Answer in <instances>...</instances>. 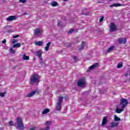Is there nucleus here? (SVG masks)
I'll return each mask as SVG.
<instances>
[{
	"mask_svg": "<svg viewBox=\"0 0 130 130\" xmlns=\"http://www.w3.org/2000/svg\"><path fill=\"white\" fill-rule=\"evenodd\" d=\"M17 128L19 130L24 129V124H23V120L22 118L18 117L17 118Z\"/></svg>",
	"mask_w": 130,
	"mask_h": 130,
	"instance_id": "obj_1",
	"label": "nucleus"
},
{
	"mask_svg": "<svg viewBox=\"0 0 130 130\" xmlns=\"http://www.w3.org/2000/svg\"><path fill=\"white\" fill-rule=\"evenodd\" d=\"M63 101V97L59 96L58 101L57 102L56 110L58 111H60L61 110V103H62V101Z\"/></svg>",
	"mask_w": 130,
	"mask_h": 130,
	"instance_id": "obj_2",
	"label": "nucleus"
},
{
	"mask_svg": "<svg viewBox=\"0 0 130 130\" xmlns=\"http://www.w3.org/2000/svg\"><path fill=\"white\" fill-rule=\"evenodd\" d=\"M39 77L37 74H34L30 78V83L32 84H35V83H39Z\"/></svg>",
	"mask_w": 130,
	"mask_h": 130,
	"instance_id": "obj_3",
	"label": "nucleus"
},
{
	"mask_svg": "<svg viewBox=\"0 0 130 130\" xmlns=\"http://www.w3.org/2000/svg\"><path fill=\"white\" fill-rule=\"evenodd\" d=\"M77 85L79 87L85 88L86 87V79H85V78L79 79L77 83Z\"/></svg>",
	"mask_w": 130,
	"mask_h": 130,
	"instance_id": "obj_4",
	"label": "nucleus"
},
{
	"mask_svg": "<svg viewBox=\"0 0 130 130\" xmlns=\"http://www.w3.org/2000/svg\"><path fill=\"white\" fill-rule=\"evenodd\" d=\"M128 104V101L127 99L122 98L121 99V105H122V108H124Z\"/></svg>",
	"mask_w": 130,
	"mask_h": 130,
	"instance_id": "obj_5",
	"label": "nucleus"
},
{
	"mask_svg": "<svg viewBox=\"0 0 130 130\" xmlns=\"http://www.w3.org/2000/svg\"><path fill=\"white\" fill-rule=\"evenodd\" d=\"M117 29V27L114 23H111L110 25V32H114Z\"/></svg>",
	"mask_w": 130,
	"mask_h": 130,
	"instance_id": "obj_6",
	"label": "nucleus"
},
{
	"mask_svg": "<svg viewBox=\"0 0 130 130\" xmlns=\"http://www.w3.org/2000/svg\"><path fill=\"white\" fill-rule=\"evenodd\" d=\"M98 66H99L98 63H95V64L92 65V66H91L89 68L88 70H87L86 71V72H87V73H90V72H91V71H92V70L95 69V68H97V67H98Z\"/></svg>",
	"mask_w": 130,
	"mask_h": 130,
	"instance_id": "obj_7",
	"label": "nucleus"
},
{
	"mask_svg": "<svg viewBox=\"0 0 130 130\" xmlns=\"http://www.w3.org/2000/svg\"><path fill=\"white\" fill-rule=\"evenodd\" d=\"M41 32H42V30H41V29L39 28H36L34 30L35 36H36V37H38V36H39V35L41 34Z\"/></svg>",
	"mask_w": 130,
	"mask_h": 130,
	"instance_id": "obj_8",
	"label": "nucleus"
},
{
	"mask_svg": "<svg viewBox=\"0 0 130 130\" xmlns=\"http://www.w3.org/2000/svg\"><path fill=\"white\" fill-rule=\"evenodd\" d=\"M36 53L39 58H40V60H42V53H43V52H42V50H39L38 51H36Z\"/></svg>",
	"mask_w": 130,
	"mask_h": 130,
	"instance_id": "obj_9",
	"label": "nucleus"
},
{
	"mask_svg": "<svg viewBox=\"0 0 130 130\" xmlns=\"http://www.w3.org/2000/svg\"><path fill=\"white\" fill-rule=\"evenodd\" d=\"M118 42L119 44H125L126 43V39L125 38H121L119 39Z\"/></svg>",
	"mask_w": 130,
	"mask_h": 130,
	"instance_id": "obj_10",
	"label": "nucleus"
},
{
	"mask_svg": "<svg viewBox=\"0 0 130 130\" xmlns=\"http://www.w3.org/2000/svg\"><path fill=\"white\" fill-rule=\"evenodd\" d=\"M36 93H38V91L37 90H34L30 92L29 93H28L26 95V97H32V96H34Z\"/></svg>",
	"mask_w": 130,
	"mask_h": 130,
	"instance_id": "obj_11",
	"label": "nucleus"
},
{
	"mask_svg": "<svg viewBox=\"0 0 130 130\" xmlns=\"http://www.w3.org/2000/svg\"><path fill=\"white\" fill-rule=\"evenodd\" d=\"M17 19V16H10L7 18V21H14V20H16Z\"/></svg>",
	"mask_w": 130,
	"mask_h": 130,
	"instance_id": "obj_12",
	"label": "nucleus"
},
{
	"mask_svg": "<svg viewBox=\"0 0 130 130\" xmlns=\"http://www.w3.org/2000/svg\"><path fill=\"white\" fill-rule=\"evenodd\" d=\"M52 122L51 121H47L45 122V125H46V129L49 130L50 128V125H51Z\"/></svg>",
	"mask_w": 130,
	"mask_h": 130,
	"instance_id": "obj_13",
	"label": "nucleus"
},
{
	"mask_svg": "<svg viewBox=\"0 0 130 130\" xmlns=\"http://www.w3.org/2000/svg\"><path fill=\"white\" fill-rule=\"evenodd\" d=\"M124 109V108L121 107V109H119L118 107H116V112L117 113H121L122 111H123V110Z\"/></svg>",
	"mask_w": 130,
	"mask_h": 130,
	"instance_id": "obj_14",
	"label": "nucleus"
},
{
	"mask_svg": "<svg viewBox=\"0 0 130 130\" xmlns=\"http://www.w3.org/2000/svg\"><path fill=\"white\" fill-rule=\"evenodd\" d=\"M113 49H114V46H111L110 48H109L108 49V50L107 51H106L105 52L106 54L108 53L109 52H111V51H112V50H113Z\"/></svg>",
	"mask_w": 130,
	"mask_h": 130,
	"instance_id": "obj_15",
	"label": "nucleus"
},
{
	"mask_svg": "<svg viewBox=\"0 0 130 130\" xmlns=\"http://www.w3.org/2000/svg\"><path fill=\"white\" fill-rule=\"evenodd\" d=\"M22 59L23 60H29L30 59V57L27 56L26 54H24L22 55Z\"/></svg>",
	"mask_w": 130,
	"mask_h": 130,
	"instance_id": "obj_16",
	"label": "nucleus"
},
{
	"mask_svg": "<svg viewBox=\"0 0 130 130\" xmlns=\"http://www.w3.org/2000/svg\"><path fill=\"white\" fill-rule=\"evenodd\" d=\"M122 6H123V5H121V4H118V3H115L114 4L110 5V7L111 8H113V7H121Z\"/></svg>",
	"mask_w": 130,
	"mask_h": 130,
	"instance_id": "obj_17",
	"label": "nucleus"
},
{
	"mask_svg": "<svg viewBox=\"0 0 130 130\" xmlns=\"http://www.w3.org/2000/svg\"><path fill=\"white\" fill-rule=\"evenodd\" d=\"M50 44H51V42H49L47 44L46 46L45 47V51H48L49 50V47L50 46Z\"/></svg>",
	"mask_w": 130,
	"mask_h": 130,
	"instance_id": "obj_18",
	"label": "nucleus"
},
{
	"mask_svg": "<svg viewBox=\"0 0 130 130\" xmlns=\"http://www.w3.org/2000/svg\"><path fill=\"white\" fill-rule=\"evenodd\" d=\"M85 46H86V45L85 44V42H82L81 46L79 48V50H80V51L81 50H83V49H84V47H85Z\"/></svg>",
	"mask_w": 130,
	"mask_h": 130,
	"instance_id": "obj_19",
	"label": "nucleus"
},
{
	"mask_svg": "<svg viewBox=\"0 0 130 130\" xmlns=\"http://www.w3.org/2000/svg\"><path fill=\"white\" fill-rule=\"evenodd\" d=\"M119 124V123L117 122H113L111 123V127H115V126H117Z\"/></svg>",
	"mask_w": 130,
	"mask_h": 130,
	"instance_id": "obj_20",
	"label": "nucleus"
},
{
	"mask_svg": "<svg viewBox=\"0 0 130 130\" xmlns=\"http://www.w3.org/2000/svg\"><path fill=\"white\" fill-rule=\"evenodd\" d=\"M35 44L36 45H38V46H42V45H43V42L41 41H40L35 42Z\"/></svg>",
	"mask_w": 130,
	"mask_h": 130,
	"instance_id": "obj_21",
	"label": "nucleus"
},
{
	"mask_svg": "<svg viewBox=\"0 0 130 130\" xmlns=\"http://www.w3.org/2000/svg\"><path fill=\"white\" fill-rule=\"evenodd\" d=\"M106 123H107V119L105 117L103 119L102 124V125H105Z\"/></svg>",
	"mask_w": 130,
	"mask_h": 130,
	"instance_id": "obj_22",
	"label": "nucleus"
},
{
	"mask_svg": "<svg viewBox=\"0 0 130 130\" xmlns=\"http://www.w3.org/2000/svg\"><path fill=\"white\" fill-rule=\"evenodd\" d=\"M50 110H49V109H45L44 111H42V114H47V113H48V112H49Z\"/></svg>",
	"mask_w": 130,
	"mask_h": 130,
	"instance_id": "obj_23",
	"label": "nucleus"
},
{
	"mask_svg": "<svg viewBox=\"0 0 130 130\" xmlns=\"http://www.w3.org/2000/svg\"><path fill=\"white\" fill-rule=\"evenodd\" d=\"M51 6H52V7H57V6H58V3L56 2H54L51 4Z\"/></svg>",
	"mask_w": 130,
	"mask_h": 130,
	"instance_id": "obj_24",
	"label": "nucleus"
},
{
	"mask_svg": "<svg viewBox=\"0 0 130 130\" xmlns=\"http://www.w3.org/2000/svg\"><path fill=\"white\" fill-rule=\"evenodd\" d=\"M13 48L21 47V44L20 43L16 44L13 45Z\"/></svg>",
	"mask_w": 130,
	"mask_h": 130,
	"instance_id": "obj_25",
	"label": "nucleus"
},
{
	"mask_svg": "<svg viewBox=\"0 0 130 130\" xmlns=\"http://www.w3.org/2000/svg\"><path fill=\"white\" fill-rule=\"evenodd\" d=\"M114 120L115 121H120V118H118V117L116 116V115L114 116Z\"/></svg>",
	"mask_w": 130,
	"mask_h": 130,
	"instance_id": "obj_26",
	"label": "nucleus"
},
{
	"mask_svg": "<svg viewBox=\"0 0 130 130\" xmlns=\"http://www.w3.org/2000/svg\"><path fill=\"white\" fill-rule=\"evenodd\" d=\"M58 27H63V24H62V22L58 21L57 23Z\"/></svg>",
	"mask_w": 130,
	"mask_h": 130,
	"instance_id": "obj_27",
	"label": "nucleus"
},
{
	"mask_svg": "<svg viewBox=\"0 0 130 130\" xmlns=\"http://www.w3.org/2000/svg\"><path fill=\"white\" fill-rule=\"evenodd\" d=\"M7 94V91L4 92H0L1 97H5V95Z\"/></svg>",
	"mask_w": 130,
	"mask_h": 130,
	"instance_id": "obj_28",
	"label": "nucleus"
},
{
	"mask_svg": "<svg viewBox=\"0 0 130 130\" xmlns=\"http://www.w3.org/2000/svg\"><path fill=\"white\" fill-rule=\"evenodd\" d=\"M122 67H123V64H122V63H119L117 65L118 69H120V68H122Z\"/></svg>",
	"mask_w": 130,
	"mask_h": 130,
	"instance_id": "obj_29",
	"label": "nucleus"
},
{
	"mask_svg": "<svg viewBox=\"0 0 130 130\" xmlns=\"http://www.w3.org/2000/svg\"><path fill=\"white\" fill-rule=\"evenodd\" d=\"M10 51L11 53H15V50H13V48H10Z\"/></svg>",
	"mask_w": 130,
	"mask_h": 130,
	"instance_id": "obj_30",
	"label": "nucleus"
},
{
	"mask_svg": "<svg viewBox=\"0 0 130 130\" xmlns=\"http://www.w3.org/2000/svg\"><path fill=\"white\" fill-rule=\"evenodd\" d=\"M27 0H19V3H21L22 4H25Z\"/></svg>",
	"mask_w": 130,
	"mask_h": 130,
	"instance_id": "obj_31",
	"label": "nucleus"
},
{
	"mask_svg": "<svg viewBox=\"0 0 130 130\" xmlns=\"http://www.w3.org/2000/svg\"><path fill=\"white\" fill-rule=\"evenodd\" d=\"M104 19V17L102 16L101 18L100 19V22L101 23L102 22H103V20Z\"/></svg>",
	"mask_w": 130,
	"mask_h": 130,
	"instance_id": "obj_32",
	"label": "nucleus"
},
{
	"mask_svg": "<svg viewBox=\"0 0 130 130\" xmlns=\"http://www.w3.org/2000/svg\"><path fill=\"white\" fill-rule=\"evenodd\" d=\"M12 43L13 44H15V43H17V40L13 39L12 40Z\"/></svg>",
	"mask_w": 130,
	"mask_h": 130,
	"instance_id": "obj_33",
	"label": "nucleus"
},
{
	"mask_svg": "<svg viewBox=\"0 0 130 130\" xmlns=\"http://www.w3.org/2000/svg\"><path fill=\"white\" fill-rule=\"evenodd\" d=\"M73 59H74L75 61H77V60H78V57H77V56H74L73 57Z\"/></svg>",
	"mask_w": 130,
	"mask_h": 130,
	"instance_id": "obj_34",
	"label": "nucleus"
},
{
	"mask_svg": "<svg viewBox=\"0 0 130 130\" xmlns=\"http://www.w3.org/2000/svg\"><path fill=\"white\" fill-rule=\"evenodd\" d=\"M9 125L10 126H13V121H10L9 122Z\"/></svg>",
	"mask_w": 130,
	"mask_h": 130,
	"instance_id": "obj_35",
	"label": "nucleus"
},
{
	"mask_svg": "<svg viewBox=\"0 0 130 130\" xmlns=\"http://www.w3.org/2000/svg\"><path fill=\"white\" fill-rule=\"evenodd\" d=\"M74 32V29H70L69 31H68V34H72V33Z\"/></svg>",
	"mask_w": 130,
	"mask_h": 130,
	"instance_id": "obj_36",
	"label": "nucleus"
},
{
	"mask_svg": "<svg viewBox=\"0 0 130 130\" xmlns=\"http://www.w3.org/2000/svg\"><path fill=\"white\" fill-rule=\"evenodd\" d=\"M13 38H18L19 37V35H16L13 36Z\"/></svg>",
	"mask_w": 130,
	"mask_h": 130,
	"instance_id": "obj_37",
	"label": "nucleus"
},
{
	"mask_svg": "<svg viewBox=\"0 0 130 130\" xmlns=\"http://www.w3.org/2000/svg\"><path fill=\"white\" fill-rule=\"evenodd\" d=\"M6 42H7V40L6 39L4 40L3 41H2V43L5 44V43H6Z\"/></svg>",
	"mask_w": 130,
	"mask_h": 130,
	"instance_id": "obj_38",
	"label": "nucleus"
},
{
	"mask_svg": "<svg viewBox=\"0 0 130 130\" xmlns=\"http://www.w3.org/2000/svg\"><path fill=\"white\" fill-rule=\"evenodd\" d=\"M40 130H47L46 127V128H42L40 129Z\"/></svg>",
	"mask_w": 130,
	"mask_h": 130,
	"instance_id": "obj_39",
	"label": "nucleus"
},
{
	"mask_svg": "<svg viewBox=\"0 0 130 130\" xmlns=\"http://www.w3.org/2000/svg\"><path fill=\"white\" fill-rule=\"evenodd\" d=\"M82 15H87V14L84 13H83V12L82 13Z\"/></svg>",
	"mask_w": 130,
	"mask_h": 130,
	"instance_id": "obj_40",
	"label": "nucleus"
},
{
	"mask_svg": "<svg viewBox=\"0 0 130 130\" xmlns=\"http://www.w3.org/2000/svg\"><path fill=\"white\" fill-rule=\"evenodd\" d=\"M127 76H128L127 74H125V77H127Z\"/></svg>",
	"mask_w": 130,
	"mask_h": 130,
	"instance_id": "obj_41",
	"label": "nucleus"
},
{
	"mask_svg": "<svg viewBox=\"0 0 130 130\" xmlns=\"http://www.w3.org/2000/svg\"><path fill=\"white\" fill-rule=\"evenodd\" d=\"M4 129V128H0V130H3Z\"/></svg>",
	"mask_w": 130,
	"mask_h": 130,
	"instance_id": "obj_42",
	"label": "nucleus"
},
{
	"mask_svg": "<svg viewBox=\"0 0 130 130\" xmlns=\"http://www.w3.org/2000/svg\"><path fill=\"white\" fill-rule=\"evenodd\" d=\"M64 2H68V0H63Z\"/></svg>",
	"mask_w": 130,
	"mask_h": 130,
	"instance_id": "obj_43",
	"label": "nucleus"
}]
</instances>
